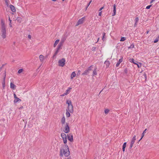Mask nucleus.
I'll use <instances>...</instances> for the list:
<instances>
[{"label":"nucleus","mask_w":159,"mask_h":159,"mask_svg":"<svg viewBox=\"0 0 159 159\" xmlns=\"http://www.w3.org/2000/svg\"><path fill=\"white\" fill-rule=\"evenodd\" d=\"M135 140H136V135H134V137H133L132 140H131V143L134 144Z\"/></svg>","instance_id":"nucleus-23"},{"label":"nucleus","mask_w":159,"mask_h":159,"mask_svg":"<svg viewBox=\"0 0 159 159\" xmlns=\"http://www.w3.org/2000/svg\"><path fill=\"white\" fill-rule=\"evenodd\" d=\"M59 41V39L55 41V43L53 45L54 47H55L56 46V45H57V44L58 43Z\"/></svg>","instance_id":"nucleus-25"},{"label":"nucleus","mask_w":159,"mask_h":159,"mask_svg":"<svg viewBox=\"0 0 159 159\" xmlns=\"http://www.w3.org/2000/svg\"><path fill=\"white\" fill-rule=\"evenodd\" d=\"M133 63L135 64H137V61H134V62H133Z\"/></svg>","instance_id":"nucleus-51"},{"label":"nucleus","mask_w":159,"mask_h":159,"mask_svg":"<svg viewBox=\"0 0 159 159\" xmlns=\"http://www.w3.org/2000/svg\"><path fill=\"white\" fill-rule=\"evenodd\" d=\"M134 47V45L133 44H131L129 47H128V48H133Z\"/></svg>","instance_id":"nucleus-32"},{"label":"nucleus","mask_w":159,"mask_h":159,"mask_svg":"<svg viewBox=\"0 0 159 159\" xmlns=\"http://www.w3.org/2000/svg\"><path fill=\"white\" fill-rule=\"evenodd\" d=\"M64 143L65 144H66L67 143V139L66 138L64 139H63Z\"/></svg>","instance_id":"nucleus-40"},{"label":"nucleus","mask_w":159,"mask_h":159,"mask_svg":"<svg viewBox=\"0 0 159 159\" xmlns=\"http://www.w3.org/2000/svg\"><path fill=\"white\" fill-rule=\"evenodd\" d=\"M93 66L92 65L90 67H89L87 69L89 72L91 71L92 70L91 68L93 67Z\"/></svg>","instance_id":"nucleus-31"},{"label":"nucleus","mask_w":159,"mask_h":159,"mask_svg":"<svg viewBox=\"0 0 159 159\" xmlns=\"http://www.w3.org/2000/svg\"><path fill=\"white\" fill-rule=\"evenodd\" d=\"M10 7L11 9V11L12 12H15L16 11V9H15V7H14L13 5H10Z\"/></svg>","instance_id":"nucleus-14"},{"label":"nucleus","mask_w":159,"mask_h":159,"mask_svg":"<svg viewBox=\"0 0 159 159\" xmlns=\"http://www.w3.org/2000/svg\"><path fill=\"white\" fill-rule=\"evenodd\" d=\"M102 13V11H100V12H99V14H98V16H101Z\"/></svg>","instance_id":"nucleus-45"},{"label":"nucleus","mask_w":159,"mask_h":159,"mask_svg":"<svg viewBox=\"0 0 159 159\" xmlns=\"http://www.w3.org/2000/svg\"><path fill=\"white\" fill-rule=\"evenodd\" d=\"M96 48L94 47H93L92 48L91 50L92 51H94L95 50Z\"/></svg>","instance_id":"nucleus-41"},{"label":"nucleus","mask_w":159,"mask_h":159,"mask_svg":"<svg viewBox=\"0 0 159 159\" xmlns=\"http://www.w3.org/2000/svg\"><path fill=\"white\" fill-rule=\"evenodd\" d=\"M97 66L95 67L94 69L93 70V72L92 76H95L97 75L98 73L97 72Z\"/></svg>","instance_id":"nucleus-9"},{"label":"nucleus","mask_w":159,"mask_h":159,"mask_svg":"<svg viewBox=\"0 0 159 159\" xmlns=\"http://www.w3.org/2000/svg\"><path fill=\"white\" fill-rule=\"evenodd\" d=\"M147 130V129H146L145 130L143 131V133L142 134V136H141V138L139 140V141H140V140L142 139L143 138V136L144 135V134L146 133V131Z\"/></svg>","instance_id":"nucleus-17"},{"label":"nucleus","mask_w":159,"mask_h":159,"mask_svg":"<svg viewBox=\"0 0 159 159\" xmlns=\"http://www.w3.org/2000/svg\"><path fill=\"white\" fill-rule=\"evenodd\" d=\"M17 20L18 21L20 22V21H21V18L20 17H18L17 18Z\"/></svg>","instance_id":"nucleus-37"},{"label":"nucleus","mask_w":159,"mask_h":159,"mask_svg":"<svg viewBox=\"0 0 159 159\" xmlns=\"http://www.w3.org/2000/svg\"><path fill=\"white\" fill-rule=\"evenodd\" d=\"M23 71V69H19L18 71V73L19 74H20Z\"/></svg>","instance_id":"nucleus-33"},{"label":"nucleus","mask_w":159,"mask_h":159,"mask_svg":"<svg viewBox=\"0 0 159 159\" xmlns=\"http://www.w3.org/2000/svg\"><path fill=\"white\" fill-rule=\"evenodd\" d=\"M70 154V152L67 145L66 144L62 146L60 149V156H63L64 155L66 157H68Z\"/></svg>","instance_id":"nucleus-1"},{"label":"nucleus","mask_w":159,"mask_h":159,"mask_svg":"<svg viewBox=\"0 0 159 159\" xmlns=\"http://www.w3.org/2000/svg\"><path fill=\"white\" fill-rule=\"evenodd\" d=\"M126 143L125 142L123 145V147L125 148L126 147Z\"/></svg>","instance_id":"nucleus-39"},{"label":"nucleus","mask_w":159,"mask_h":159,"mask_svg":"<svg viewBox=\"0 0 159 159\" xmlns=\"http://www.w3.org/2000/svg\"><path fill=\"white\" fill-rule=\"evenodd\" d=\"M76 76V74L75 72H73L71 74V79H72L74 77H75Z\"/></svg>","instance_id":"nucleus-22"},{"label":"nucleus","mask_w":159,"mask_h":159,"mask_svg":"<svg viewBox=\"0 0 159 159\" xmlns=\"http://www.w3.org/2000/svg\"><path fill=\"white\" fill-rule=\"evenodd\" d=\"M134 143H130V146L129 148H131L133 146Z\"/></svg>","instance_id":"nucleus-42"},{"label":"nucleus","mask_w":159,"mask_h":159,"mask_svg":"<svg viewBox=\"0 0 159 159\" xmlns=\"http://www.w3.org/2000/svg\"><path fill=\"white\" fill-rule=\"evenodd\" d=\"M16 87V86L12 83H10V87L13 89H14Z\"/></svg>","instance_id":"nucleus-18"},{"label":"nucleus","mask_w":159,"mask_h":159,"mask_svg":"<svg viewBox=\"0 0 159 159\" xmlns=\"http://www.w3.org/2000/svg\"><path fill=\"white\" fill-rule=\"evenodd\" d=\"M2 86H3V88H4V86H5V85H2Z\"/></svg>","instance_id":"nucleus-63"},{"label":"nucleus","mask_w":159,"mask_h":159,"mask_svg":"<svg viewBox=\"0 0 159 159\" xmlns=\"http://www.w3.org/2000/svg\"><path fill=\"white\" fill-rule=\"evenodd\" d=\"M80 70H78V72H77V75L80 74Z\"/></svg>","instance_id":"nucleus-48"},{"label":"nucleus","mask_w":159,"mask_h":159,"mask_svg":"<svg viewBox=\"0 0 159 159\" xmlns=\"http://www.w3.org/2000/svg\"><path fill=\"white\" fill-rule=\"evenodd\" d=\"M69 124L67 123H66L65 125H64L63 126L64 127V132L66 133H67L70 131V127L68 125Z\"/></svg>","instance_id":"nucleus-3"},{"label":"nucleus","mask_w":159,"mask_h":159,"mask_svg":"<svg viewBox=\"0 0 159 159\" xmlns=\"http://www.w3.org/2000/svg\"><path fill=\"white\" fill-rule=\"evenodd\" d=\"M28 38L29 39H31V35H30V34H29V35H28Z\"/></svg>","instance_id":"nucleus-46"},{"label":"nucleus","mask_w":159,"mask_h":159,"mask_svg":"<svg viewBox=\"0 0 159 159\" xmlns=\"http://www.w3.org/2000/svg\"><path fill=\"white\" fill-rule=\"evenodd\" d=\"M23 108V107L22 106L21 107H20V108H19V109H21Z\"/></svg>","instance_id":"nucleus-58"},{"label":"nucleus","mask_w":159,"mask_h":159,"mask_svg":"<svg viewBox=\"0 0 159 159\" xmlns=\"http://www.w3.org/2000/svg\"><path fill=\"white\" fill-rule=\"evenodd\" d=\"M159 35L158 36V37H157L155 40H154V43H157L158 41L159 40Z\"/></svg>","instance_id":"nucleus-29"},{"label":"nucleus","mask_w":159,"mask_h":159,"mask_svg":"<svg viewBox=\"0 0 159 159\" xmlns=\"http://www.w3.org/2000/svg\"><path fill=\"white\" fill-rule=\"evenodd\" d=\"M137 23H136V22L135 23V24H134V26H136L137 25Z\"/></svg>","instance_id":"nucleus-59"},{"label":"nucleus","mask_w":159,"mask_h":159,"mask_svg":"<svg viewBox=\"0 0 159 159\" xmlns=\"http://www.w3.org/2000/svg\"><path fill=\"white\" fill-rule=\"evenodd\" d=\"M19 101H21V100L18 97H17L16 98H15V99H14V103H16L17 102Z\"/></svg>","instance_id":"nucleus-21"},{"label":"nucleus","mask_w":159,"mask_h":159,"mask_svg":"<svg viewBox=\"0 0 159 159\" xmlns=\"http://www.w3.org/2000/svg\"><path fill=\"white\" fill-rule=\"evenodd\" d=\"M136 65H137L138 67V68H140V67H141V63H140L139 65L138 64H136Z\"/></svg>","instance_id":"nucleus-43"},{"label":"nucleus","mask_w":159,"mask_h":159,"mask_svg":"<svg viewBox=\"0 0 159 159\" xmlns=\"http://www.w3.org/2000/svg\"><path fill=\"white\" fill-rule=\"evenodd\" d=\"M9 25L10 27H12V26L11 23H10L9 24Z\"/></svg>","instance_id":"nucleus-54"},{"label":"nucleus","mask_w":159,"mask_h":159,"mask_svg":"<svg viewBox=\"0 0 159 159\" xmlns=\"http://www.w3.org/2000/svg\"><path fill=\"white\" fill-rule=\"evenodd\" d=\"M84 20V17H82V18L80 19L77 22L76 26H77L80 24H82Z\"/></svg>","instance_id":"nucleus-6"},{"label":"nucleus","mask_w":159,"mask_h":159,"mask_svg":"<svg viewBox=\"0 0 159 159\" xmlns=\"http://www.w3.org/2000/svg\"><path fill=\"white\" fill-rule=\"evenodd\" d=\"M116 5L115 4H114L113 5V13L112 15V16H114L115 15H116Z\"/></svg>","instance_id":"nucleus-10"},{"label":"nucleus","mask_w":159,"mask_h":159,"mask_svg":"<svg viewBox=\"0 0 159 159\" xmlns=\"http://www.w3.org/2000/svg\"><path fill=\"white\" fill-rule=\"evenodd\" d=\"M66 40V38L64 37L62 38L61 40L60 43L58 45V46L59 47V48H62V47L63 45V43Z\"/></svg>","instance_id":"nucleus-5"},{"label":"nucleus","mask_w":159,"mask_h":159,"mask_svg":"<svg viewBox=\"0 0 159 159\" xmlns=\"http://www.w3.org/2000/svg\"><path fill=\"white\" fill-rule=\"evenodd\" d=\"M104 64L107 67H109L110 65L109 61H106L104 62Z\"/></svg>","instance_id":"nucleus-16"},{"label":"nucleus","mask_w":159,"mask_h":159,"mask_svg":"<svg viewBox=\"0 0 159 159\" xmlns=\"http://www.w3.org/2000/svg\"><path fill=\"white\" fill-rule=\"evenodd\" d=\"M14 98H17V97H16V94H15V93H14Z\"/></svg>","instance_id":"nucleus-49"},{"label":"nucleus","mask_w":159,"mask_h":159,"mask_svg":"<svg viewBox=\"0 0 159 159\" xmlns=\"http://www.w3.org/2000/svg\"><path fill=\"white\" fill-rule=\"evenodd\" d=\"M139 19L138 17H136L135 19V22L136 23H137L139 21Z\"/></svg>","instance_id":"nucleus-35"},{"label":"nucleus","mask_w":159,"mask_h":159,"mask_svg":"<svg viewBox=\"0 0 159 159\" xmlns=\"http://www.w3.org/2000/svg\"><path fill=\"white\" fill-rule=\"evenodd\" d=\"M1 25L2 36L3 39H5L6 36V27L4 22L2 20Z\"/></svg>","instance_id":"nucleus-2"},{"label":"nucleus","mask_w":159,"mask_h":159,"mask_svg":"<svg viewBox=\"0 0 159 159\" xmlns=\"http://www.w3.org/2000/svg\"><path fill=\"white\" fill-rule=\"evenodd\" d=\"M67 138L68 139L70 142L73 141V138L72 135H70V134L67 135Z\"/></svg>","instance_id":"nucleus-11"},{"label":"nucleus","mask_w":159,"mask_h":159,"mask_svg":"<svg viewBox=\"0 0 159 159\" xmlns=\"http://www.w3.org/2000/svg\"><path fill=\"white\" fill-rule=\"evenodd\" d=\"M109 111V110L108 109H106L105 110V114H107Z\"/></svg>","instance_id":"nucleus-34"},{"label":"nucleus","mask_w":159,"mask_h":159,"mask_svg":"<svg viewBox=\"0 0 159 159\" xmlns=\"http://www.w3.org/2000/svg\"><path fill=\"white\" fill-rule=\"evenodd\" d=\"M61 49V48H59V47L57 46V50L53 56V57H55L57 54L59 52V50Z\"/></svg>","instance_id":"nucleus-13"},{"label":"nucleus","mask_w":159,"mask_h":159,"mask_svg":"<svg viewBox=\"0 0 159 159\" xmlns=\"http://www.w3.org/2000/svg\"><path fill=\"white\" fill-rule=\"evenodd\" d=\"M66 117H69L70 116V114L69 111H68L67 110H66Z\"/></svg>","instance_id":"nucleus-20"},{"label":"nucleus","mask_w":159,"mask_h":159,"mask_svg":"<svg viewBox=\"0 0 159 159\" xmlns=\"http://www.w3.org/2000/svg\"><path fill=\"white\" fill-rule=\"evenodd\" d=\"M129 61L130 62L133 63V62H134V59L133 58H130L129 59Z\"/></svg>","instance_id":"nucleus-38"},{"label":"nucleus","mask_w":159,"mask_h":159,"mask_svg":"<svg viewBox=\"0 0 159 159\" xmlns=\"http://www.w3.org/2000/svg\"><path fill=\"white\" fill-rule=\"evenodd\" d=\"M106 35V33H103V36L102 38V40L103 41H105L106 40V38L105 37Z\"/></svg>","instance_id":"nucleus-27"},{"label":"nucleus","mask_w":159,"mask_h":159,"mask_svg":"<svg viewBox=\"0 0 159 159\" xmlns=\"http://www.w3.org/2000/svg\"><path fill=\"white\" fill-rule=\"evenodd\" d=\"M68 111L70 113H72L73 112V105H68L67 109Z\"/></svg>","instance_id":"nucleus-7"},{"label":"nucleus","mask_w":159,"mask_h":159,"mask_svg":"<svg viewBox=\"0 0 159 159\" xmlns=\"http://www.w3.org/2000/svg\"><path fill=\"white\" fill-rule=\"evenodd\" d=\"M122 58H120V59L119 60V61L118 62L116 63V67H118L119 66V65L120 64V63H121L122 61Z\"/></svg>","instance_id":"nucleus-15"},{"label":"nucleus","mask_w":159,"mask_h":159,"mask_svg":"<svg viewBox=\"0 0 159 159\" xmlns=\"http://www.w3.org/2000/svg\"><path fill=\"white\" fill-rule=\"evenodd\" d=\"M5 78H6V74H5L3 78V81H5Z\"/></svg>","instance_id":"nucleus-50"},{"label":"nucleus","mask_w":159,"mask_h":159,"mask_svg":"<svg viewBox=\"0 0 159 159\" xmlns=\"http://www.w3.org/2000/svg\"><path fill=\"white\" fill-rule=\"evenodd\" d=\"M152 6V5L148 6H147L146 7V9H149L150 8V7Z\"/></svg>","instance_id":"nucleus-36"},{"label":"nucleus","mask_w":159,"mask_h":159,"mask_svg":"<svg viewBox=\"0 0 159 159\" xmlns=\"http://www.w3.org/2000/svg\"><path fill=\"white\" fill-rule=\"evenodd\" d=\"M104 8V7L103 6L102 7L100 8L99 10V11H101V10Z\"/></svg>","instance_id":"nucleus-44"},{"label":"nucleus","mask_w":159,"mask_h":159,"mask_svg":"<svg viewBox=\"0 0 159 159\" xmlns=\"http://www.w3.org/2000/svg\"><path fill=\"white\" fill-rule=\"evenodd\" d=\"M66 61L64 58H62L58 62V65L59 66L63 67L64 66Z\"/></svg>","instance_id":"nucleus-4"},{"label":"nucleus","mask_w":159,"mask_h":159,"mask_svg":"<svg viewBox=\"0 0 159 159\" xmlns=\"http://www.w3.org/2000/svg\"><path fill=\"white\" fill-rule=\"evenodd\" d=\"M61 123L62 124V126H63L65 123V118L64 116H63L61 119Z\"/></svg>","instance_id":"nucleus-12"},{"label":"nucleus","mask_w":159,"mask_h":159,"mask_svg":"<svg viewBox=\"0 0 159 159\" xmlns=\"http://www.w3.org/2000/svg\"><path fill=\"white\" fill-rule=\"evenodd\" d=\"M125 148H123H123H122V150H123V152H124L125 151Z\"/></svg>","instance_id":"nucleus-52"},{"label":"nucleus","mask_w":159,"mask_h":159,"mask_svg":"<svg viewBox=\"0 0 159 159\" xmlns=\"http://www.w3.org/2000/svg\"><path fill=\"white\" fill-rule=\"evenodd\" d=\"M70 159V158H67V159Z\"/></svg>","instance_id":"nucleus-64"},{"label":"nucleus","mask_w":159,"mask_h":159,"mask_svg":"<svg viewBox=\"0 0 159 159\" xmlns=\"http://www.w3.org/2000/svg\"><path fill=\"white\" fill-rule=\"evenodd\" d=\"M125 40H126L125 37H122L121 38V39L120 40V41H125Z\"/></svg>","instance_id":"nucleus-30"},{"label":"nucleus","mask_w":159,"mask_h":159,"mask_svg":"<svg viewBox=\"0 0 159 159\" xmlns=\"http://www.w3.org/2000/svg\"><path fill=\"white\" fill-rule=\"evenodd\" d=\"M66 103L68 104V105H72L71 101H67L66 102Z\"/></svg>","instance_id":"nucleus-28"},{"label":"nucleus","mask_w":159,"mask_h":159,"mask_svg":"<svg viewBox=\"0 0 159 159\" xmlns=\"http://www.w3.org/2000/svg\"><path fill=\"white\" fill-rule=\"evenodd\" d=\"M56 0H52V1H54V2L56 1Z\"/></svg>","instance_id":"nucleus-61"},{"label":"nucleus","mask_w":159,"mask_h":159,"mask_svg":"<svg viewBox=\"0 0 159 159\" xmlns=\"http://www.w3.org/2000/svg\"><path fill=\"white\" fill-rule=\"evenodd\" d=\"M71 89V88H68V89L66 91V92L63 94L61 96H63L69 94L70 92Z\"/></svg>","instance_id":"nucleus-8"},{"label":"nucleus","mask_w":159,"mask_h":159,"mask_svg":"<svg viewBox=\"0 0 159 159\" xmlns=\"http://www.w3.org/2000/svg\"><path fill=\"white\" fill-rule=\"evenodd\" d=\"M155 0H152L150 2V3H151L152 2H153Z\"/></svg>","instance_id":"nucleus-53"},{"label":"nucleus","mask_w":159,"mask_h":159,"mask_svg":"<svg viewBox=\"0 0 159 159\" xmlns=\"http://www.w3.org/2000/svg\"><path fill=\"white\" fill-rule=\"evenodd\" d=\"M9 21H10V23H11V20L10 19V18H9Z\"/></svg>","instance_id":"nucleus-55"},{"label":"nucleus","mask_w":159,"mask_h":159,"mask_svg":"<svg viewBox=\"0 0 159 159\" xmlns=\"http://www.w3.org/2000/svg\"><path fill=\"white\" fill-rule=\"evenodd\" d=\"M61 136L63 139H64L66 138V134L64 133H61Z\"/></svg>","instance_id":"nucleus-19"},{"label":"nucleus","mask_w":159,"mask_h":159,"mask_svg":"<svg viewBox=\"0 0 159 159\" xmlns=\"http://www.w3.org/2000/svg\"><path fill=\"white\" fill-rule=\"evenodd\" d=\"M149 31H148L147 32V34H148V32H149Z\"/></svg>","instance_id":"nucleus-60"},{"label":"nucleus","mask_w":159,"mask_h":159,"mask_svg":"<svg viewBox=\"0 0 159 159\" xmlns=\"http://www.w3.org/2000/svg\"><path fill=\"white\" fill-rule=\"evenodd\" d=\"M2 85H5V81H3V82L2 83Z\"/></svg>","instance_id":"nucleus-56"},{"label":"nucleus","mask_w":159,"mask_h":159,"mask_svg":"<svg viewBox=\"0 0 159 159\" xmlns=\"http://www.w3.org/2000/svg\"><path fill=\"white\" fill-rule=\"evenodd\" d=\"M39 59L41 61H42L44 60V57L42 55H40L39 56Z\"/></svg>","instance_id":"nucleus-26"},{"label":"nucleus","mask_w":159,"mask_h":159,"mask_svg":"<svg viewBox=\"0 0 159 159\" xmlns=\"http://www.w3.org/2000/svg\"><path fill=\"white\" fill-rule=\"evenodd\" d=\"M92 2V1L91 0V1H90V2L88 3V5H87V7H88L89 6V5L90 4V3H91Z\"/></svg>","instance_id":"nucleus-47"},{"label":"nucleus","mask_w":159,"mask_h":159,"mask_svg":"<svg viewBox=\"0 0 159 159\" xmlns=\"http://www.w3.org/2000/svg\"><path fill=\"white\" fill-rule=\"evenodd\" d=\"M99 38H98V41H97V42L99 40Z\"/></svg>","instance_id":"nucleus-62"},{"label":"nucleus","mask_w":159,"mask_h":159,"mask_svg":"<svg viewBox=\"0 0 159 159\" xmlns=\"http://www.w3.org/2000/svg\"><path fill=\"white\" fill-rule=\"evenodd\" d=\"M144 76L146 78V74H144Z\"/></svg>","instance_id":"nucleus-57"},{"label":"nucleus","mask_w":159,"mask_h":159,"mask_svg":"<svg viewBox=\"0 0 159 159\" xmlns=\"http://www.w3.org/2000/svg\"><path fill=\"white\" fill-rule=\"evenodd\" d=\"M89 73V72L87 70H86L82 74V75H86L88 74Z\"/></svg>","instance_id":"nucleus-24"}]
</instances>
